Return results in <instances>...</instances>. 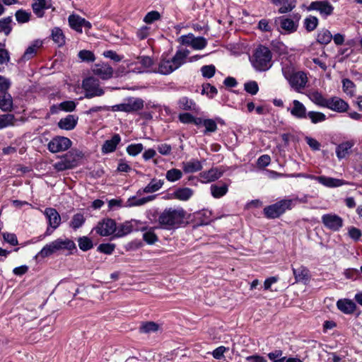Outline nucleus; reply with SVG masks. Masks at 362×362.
Listing matches in <instances>:
<instances>
[{"mask_svg": "<svg viewBox=\"0 0 362 362\" xmlns=\"http://www.w3.org/2000/svg\"><path fill=\"white\" fill-rule=\"evenodd\" d=\"M85 218L83 214H76L73 216V218L70 223V226L74 229L80 228L84 223Z\"/></svg>", "mask_w": 362, "mask_h": 362, "instance_id": "09e8293b", "label": "nucleus"}, {"mask_svg": "<svg viewBox=\"0 0 362 362\" xmlns=\"http://www.w3.org/2000/svg\"><path fill=\"white\" fill-rule=\"evenodd\" d=\"M337 308L344 314L350 315L354 313L357 306L356 303L350 299H339L337 302Z\"/></svg>", "mask_w": 362, "mask_h": 362, "instance_id": "6ab92c4d", "label": "nucleus"}, {"mask_svg": "<svg viewBox=\"0 0 362 362\" xmlns=\"http://www.w3.org/2000/svg\"><path fill=\"white\" fill-rule=\"evenodd\" d=\"M185 218V211L182 208L165 209L158 216V223L162 228L170 230L181 225Z\"/></svg>", "mask_w": 362, "mask_h": 362, "instance_id": "7ed1b4c3", "label": "nucleus"}, {"mask_svg": "<svg viewBox=\"0 0 362 362\" xmlns=\"http://www.w3.org/2000/svg\"><path fill=\"white\" fill-rule=\"evenodd\" d=\"M94 229L101 236H109L116 232L117 226L114 220L105 218L98 222Z\"/></svg>", "mask_w": 362, "mask_h": 362, "instance_id": "f8f14e48", "label": "nucleus"}, {"mask_svg": "<svg viewBox=\"0 0 362 362\" xmlns=\"http://www.w3.org/2000/svg\"><path fill=\"white\" fill-rule=\"evenodd\" d=\"M144 149L141 144H131L127 147V152L129 155L136 156L139 154Z\"/></svg>", "mask_w": 362, "mask_h": 362, "instance_id": "3c124183", "label": "nucleus"}, {"mask_svg": "<svg viewBox=\"0 0 362 362\" xmlns=\"http://www.w3.org/2000/svg\"><path fill=\"white\" fill-rule=\"evenodd\" d=\"M280 32L283 34H290L296 31L298 27V21L284 16L279 17Z\"/></svg>", "mask_w": 362, "mask_h": 362, "instance_id": "4468645a", "label": "nucleus"}, {"mask_svg": "<svg viewBox=\"0 0 362 362\" xmlns=\"http://www.w3.org/2000/svg\"><path fill=\"white\" fill-rule=\"evenodd\" d=\"M78 120V117L74 115H69L65 118L60 119L58 126L64 130H72L75 128Z\"/></svg>", "mask_w": 362, "mask_h": 362, "instance_id": "b1692460", "label": "nucleus"}, {"mask_svg": "<svg viewBox=\"0 0 362 362\" xmlns=\"http://www.w3.org/2000/svg\"><path fill=\"white\" fill-rule=\"evenodd\" d=\"M121 141V138L119 134H115L111 139L105 141L104 143L103 147H102V151L104 153H108L113 152L117 146L119 144V143Z\"/></svg>", "mask_w": 362, "mask_h": 362, "instance_id": "cd10ccee", "label": "nucleus"}, {"mask_svg": "<svg viewBox=\"0 0 362 362\" xmlns=\"http://www.w3.org/2000/svg\"><path fill=\"white\" fill-rule=\"evenodd\" d=\"M92 71L95 75L105 80L110 78L113 74L112 68L109 64L105 63L95 64Z\"/></svg>", "mask_w": 362, "mask_h": 362, "instance_id": "2eb2a0df", "label": "nucleus"}, {"mask_svg": "<svg viewBox=\"0 0 362 362\" xmlns=\"http://www.w3.org/2000/svg\"><path fill=\"white\" fill-rule=\"evenodd\" d=\"M76 108V103L74 101L68 100L61 103L59 105L51 107L50 111L52 114L57 113L59 110L66 112H72Z\"/></svg>", "mask_w": 362, "mask_h": 362, "instance_id": "2f4dec72", "label": "nucleus"}, {"mask_svg": "<svg viewBox=\"0 0 362 362\" xmlns=\"http://www.w3.org/2000/svg\"><path fill=\"white\" fill-rule=\"evenodd\" d=\"M68 21L71 28L79 33H82L83 28L89 30L92 27L89 21L76 14L70 15Z\"/></svg>", "mask_w": 362, "mask_h": 362, "instance_id": "ddd939ff", "label": "nucleus"}, {"mask_svg": "<svg viewBox=\"0 0 362 362\" xmlns=\"http://www.w3.org/2000/svg\"><path fill=\"white\" fill-rule=\"evenodd\" d=\"M78 56L83 62H91L95 59L94 54L89 50H81L78 52Z\"/></svg>", "mask_w": 362, "mask_h": 362, "instance_id": "864d4df0", "label": "nucleus"}, {"mask_svg": "<svg viewBox=\"0 0 362 362\" xmlns=\"http://www.w3.org/2000/svg\"><path fill=\"white\" fill-rule=\"evenodd\" d=\"M52 38L59 47H62L65 44L64 33L62 30L58 27H55L52 30Z\"/></svg>", "mask_w": 362, "mask_h": 362, "instance_id": "c9c22d12", "label": "nucleus"}, {"mask_svg": "<svg viewBox=\"0 0 362 362\" xmlns=\"http://www.w3.org/2000/svg\"><path fill=\"white\" fill-rule=\"evenodd\" d=\"M194 194V191L189 187H180L176 189L170 194L171 199H176L180 201L186 202Z\"/></svg>", "mask_w": 362, "mask_h": 362, "instance_id": "412c9836", "label": "nucleus"}, {"mask_svg": "<svg viewBox=\"0 0 362 362\" xmlns=\"http://www.w3.org/2000/svg\"><path fill=\"white\" fill-rule=\"evenodd\" d=\"M144 107V100L140 98H129L123 103L112 106L113 111L134 112L142 109Z\"/></svg>", "mask_w": 362, "mask_h": 362, "instance_id": "1a4fd4ad", "label": "nucleus"}, {"mask_svg": "<svg viewBox=\"0 0 362 362\" xmlns=\"http://www.w3.org/2000/svg\"><path fill=\"white\" fill-rule=\"evenodd\" d=\"M12 22L11 17L4 18L0 20V33H4L8 35L11 31V23Z\"/></svg>", "mask_w": 362, "mask_h": 362, "instance_id": "a18cd8bd", "label": "nucleus"}, {"mask_svg": "<svg viewBox=\"0 0 362 362\" xmlns=\"http://www.w3.org/2000/svg\"><path fill=\"white\" fill-rule=\"evenodd\" d=\"M182 177V173L177 168H172L166 172L165 177L169 182H176Z\"/></svg>", "mask_w": 362, "mask_h": 362, "instance_id": "c03bdc74", "label": "nucleus"}, {"mask_svg": "<svg viewBox=\"0 0 362 362\" xmlns=\"http://www.w3.org/2000/svg\"><path fill=\"white\" fill-rule=\"evenodd\" d=\"M207 44V40L204 37H196L192 48L194 50H202L206 47Z\"/></svg>", "mask_w": 362, "mask_h": 362, "instance_id": "de8ad7c7", "label": "nucleus"}, {"mask_svg": "<svg viewBox=\"0 0 362 362\" xmlns=\"http://www.w3.org/2000/svg\"><path fill=\"white\" fill-rule=\"evenodd\" d=\"M44 214L46 216L49 226L52 230L57 229L61 223V216L56 209L53 208H47L44 211Z\"/></svg>", "mask_w": 362, "mask_h": 362, "instance_id": "dca6fc26", "label": "nucleus"}, {"mask_svg": "<svg viewBox=\"0 0 362 362\" xmlns=\"http://www.w3.org/2000/svg\"><path fill=\"white\" fill-rule=\"evenodd\" d=\"M4 45L0 44V64H4L9 62L10 57L8 52L4 47Z\"/></svg>", "mask_w": 362, "mask_h": 362, "instance_id": "e2e57ef3", "label": "nucleus"}, {"mask_svg": "<svg viewBox=\"0 0 362 362\" xmlns=\"http://www.w3.org/2000/svg\"><path fill=\"white\" fill-rule=\"evenodd\" d=\"M79 157V153L74 151H69L62 156L59 161L54 164V168L57 171L71 169L77 165Z\"/></svg>", "mask_w": 362, "mask_h": 362, "instance_id": "0eeeda50", "label": "nucleus"}, {"mask_svg": "<svg viewBox=\"0 0 362 362\" xmlns=\"http://www.w3.org/2000/svg\"><path fill=\"white\" fill-rule=\"evenodd\" d=\"M182 168L185 173H193L201 170L202 164L197 159H192L187 162H182Z\"/></svg>", "mask_w": 362, "mask_h": 362, "instance_id": "a878e982", "label": "nucleus"}, {"mask_svg": "<svg viewBox=\"0 0 362 362\" xmlns=\"http://www.w3.org/2000/svg\"><path fill=\"white\" fill-rule=\"evenodd\" d=\"M78 243L79 248L83 251H87L93 246L92 240L86 236L78 238Z\"/></svg>", "mask_w": 362, "mask_h": 362, "instance_id": "49530a36", "label": "nucleus"}, {"mask_svg": "<svg viewBox=\"0 0 362 362\" xmlns=\"http://www.w3.org/2000/svg\"><path fill=\"white\" fill-rule=\"evenodd\" d=\"M76 248L75 243L69 238H58L45 245L37 254L36 257L45 258L58 252L71 251Z\"/></svg>", "mask_w": 362, "mask_h": 362, "instance_id": "39448f33", "label": "nucleus"}, {"mask_svg": "<svg viewBox=\"0 0 362 362\" xmlns=\"http://www.w3.org/2000/svg\"><path fill=\"white\" fill-rule=\"evenodd\" d=\"M308 115L314 124L323 122L326 119V117L323 113L318 112H309Z\"/></svg>", "mask_w": 362, "mask_h": 362, "instance_id": "6e6d98bb", "label": "nucleus"}, {"mask_svg": "<svg viewBox=\"0 0 362 362\" xmlns=\"http://www.w3.org/2000/svg\"><path fill=\"white\" fill-rule=\"evenodd\" d=\"M308 10L316 11L322 18H327L333 13L334 6L327 1H315L310 3Z\"/></svg>", "mask_w": 362, "mask_h": 362, "instance_id": "9d476101", "label": "nucleus"}, {"mask_svg": "<svg viewBox=\"0 0 362 362\" xmlns=\"http://www.w3.org/2000/svg\"><path fill=\"white\" fill-rule=\"evenodd\" d=\"M179 108L184 110L198 111L196 103L187 98H182L178 102Z\"/></svg>", "mask_w": 362, "mask_h": 362, "instance_id": "e433bc0d", "label": "nucleus"}, {"mask_svg": "<svg viewBox=\"0 0 362 362\" xmlns=\"http://www.w3.org/2000/svg\"><path fill=\"white\" fill-rule=\"evenodd\" d=\"M353 141H346L339 144L336 148V153L338 158L341 159L349 155L351 148L354 146Z\"/></svg>", "mask_w": 362, "mask_h": 362, "instance_id": "473e14b6", "label": "nucleus"}, {"mask_svg": "<svg viewBox=\"0 0 362 362\" xmlns=\"http://www.w3.org/2000/svg\"><path fill=\"white\" fill-rule=\"evenodd\" d=\"M115 248V245L111 243H103L100 244L98 250L104 254L110 255L112 253Z\"/></svg>", "mask_w": 362, "mask_h": 362, "instance_id": "bf43d9fd", "label": "nucleus"}, {"mask_svg": "<svg viewBox=\"0 0 362 362\" xmlns=\"http://www.w3.org/2000/svg\"><path fill=\"white\" fill-rule=\"evenodd\" d=\"M155 196H148L147 197L140 199H136V197H132L127 200V204L129 206H141L148 202L153 200Z\"/></svg>", "mask_w": 362, "mask_h": 362, "instance_id": "ea45409f", "label": "nucleus"}, {"mask_svg": "<svg viewBox=\"0 0 362 362\" xmlns=\"http://www.w3.org/2000/svg\"><path fill=\"white\" fill-rule=\"evenodd\" d=\"M293 107L291 110L293 116L297 118H305L306 117V109L305 106L298 100L293 101Z\"/></svg>", "mask_w": 362, "mask_h": 362, "instance_id": "72a5a7b5", "label": "nucleus"}, {"mask_svg": "<svg viewBox=\"0 0 362 362\" xmlns=\"http://www.w3.org/2000/svg\"><path fill=\"white\" fill-rule=\"evenodd\" d=\"M211 195L216 199L223 197L228 190V185L226 184L212 185L210 187Z\"/></svg>", "mask_w": 362, "mask_h": 362, "instance_id": "f704fd0d", "label": "nucleus"}, {"mask_svg": "<svg viewBox=\"0 0 362 362\" xmlns=\"http://www.w3.org/2000/svg\"><path fill=\"white\" fill-rule=\"evenodd\" d=\"M158 325L153 322H148L144 324L141 327V330L144 332H155L158 329Z\"/></svg>", "mask_w": 362, "mask_h": 362, "instance_id": "338daca9", "label": "nucleus"}, {"mask_svg": "<svg viewBox=\"0 0 362 362\" xmlns=\"http://www.w3.org/2000/svg\"><path fill=\"white\" fill-rule=\"evenodd\" d=\"M316 181H317L321 185L329 188L339 187L342 185H349V182L344 180L326 176H318L316 178Z\"/></svg>", "mask_w": 362, "mask_h": 362, "instance_id": "f3484780", "label": "nucleus"}, {"mask_svg": "<svg viewBox=\"0 0 362 362\" xmlns=\"http://www.w3.org/2000/svg\"><path fill=\"white\" fill-rule=\"evenodd\" d=\"M292 270L296 282L307 284L310 281V272L305 267L300 266L297 269L293 268Z\"/></svg>", "mask_w": 362, "mask_h": 362, "instance_id": "393cba45", "label": "nucleus"}, {"mask_svg": "<svg viewBox=\"0 0 362 362\" xmlns=\"http://www.w3.org/2000/svg\"><path fill=\"white\" fill-rule=\"evenodd\" d=\"M332 39V33L327 29L319 30L317 36V41L322 45H327Z\"/></svg>", "mask_w": 362, "mask_h": 362, "instance_id": "4c0bfd02", "label": "nucleus"}, {"mask_svg": "<svg viewBox=\"0 0 362 362\" xmlns=\"http://www.w3.org/2000/svg\"><path fill=\"white\" fill-rule=\"evenodd\" d=\"M321 221L324 226L332 231H339L344 225L341 217L336 214H326L322 216Z\"/></svg>", "mask_w": 362, "mask_h": 362, "instance_id": "6e6552de", "label": "nucleus"}, {"mask_svg": "<svg viewBox=\"0 0 362 362\" xmlns=\"http://www.w3.org/2000/svg\"><path fill=\"white\" fill-rule=\"evenodd\" d=\"M160 18V13L156 11H152L147 13V14L145 16V17L144 18V21L146 23L150 24V23L155 22L156 21L159 20Z\"/></svg>", "mask_w": 362, "mask_h": 362, "instance_id": "5fc2aeb1", "label": "nucleus"}, {"mask_svg": "<svg viewBox=\"0 0 362 362\" xmlns=\"http://www.w3.org/2000/svg\"><path fill=\"white\" fill-rule=\"evenodd\" d=\"M228 349L226 346H220L213 351L212 356L216 359H221L224 357L225 352L228 351Z\"/></svg>", "mask_w": 362, "mask_h": 362, "instance_id": "680f3d73", "label": "nucleus"}, {"mask_svg": "<svg viewBox=\"0 0 362 362\" xmlns=\"http://www.w3.org/2000/svg\"><path fill=\"white\" fill-rule=\"evenodd\" d=\"M223 174V170L220 168H211L208 171L199 174L200 179L203 182H211L220 178Z\"/></svg>", "mask_w": 362, "mask_h": 362, "instance_id": "a211bd4d", "label": "nucleus"}, {"mask_svg": "<svg viewBox=\"0 0 362 362\" xmlns=\"http://www.w3.org/2000/svg\"><path fill=\"white\" fill-rule=\"evenodd\" d=\"M348 233L349 237L355 241L358 240L362 235L361 231L355 227L349 228Z\"/></svg>", "mask_w": 362, "mask_h": 362, "instance_id": "0e129e2a", "label": "nucleus"}, {"mask_svg": "<svg viewBox=\"0 0 362 362\" xmlns=\"http://www.w3.org/2000/svg\"><path fill=\"white\" fill-rule=\"evenodd\" d=\"M82 86L84 90H103L100 88V82L94 76H90L83 81Z\"/></svg>", "mask_w": 362, "mask_h": 362, "instance_id": "7c9ffc66", "label": "nucleus"}, {"mask_svg": "<svg viewBox=\"0 0 362 362\" xmlns=\"http://www.w3.org/2000/svg\"><path fill=\"white\" fill-rule=\"evenodd\" d=\"M163 185V181L153 179L143 189L145 193H153L159 190Z\"/></svg>", "mask_w": 362, "mask_h": 362, "instance_id": "58836bf2", "label": "nucleus"}, {"mask_svg": "<svg viewBox=\"0 0 362 362\" xmlns=\"http://www.w3.org/2000/svg\"><path fill=\"white\" fill-rule=\"evenodd\" d=\"M295 199H282L264 209L265 216L269 218H275L283 214L286 210L291 209Z\"/></svg>", "mask_w": 362, "mask_h": 362, "instance_id": "423d86ee", "label": "nucleus"}, {"mask_svg": "<svg viewBox=\"0 0 362 362\" xmlns=\"http://www.w3.org/2000/svg\"><path fill=\"white\" fill-rule=\"evenodd\" d=\"M272 4L279 6L278 10L279 13H286L291 11L296 5V0H272Z\"/></svg>", "mask_w": 362, "mask_h": 362, "instance_id": "4be33fe9", "label": "nucleus"}, {"mask_svg": "<svg viewBox=\"0 0 362 362\" xmlns=\"http://www.w3.org/2000/svg\"><path fill=\"white\" fill-rule=\"evenodd\" d=\"M281 66L282 74L293 88H305L308 78L305 72L296 71L293 64L288 61L282 62Z\"/></svg>", "mask_w": 362, "mask_h": 362, "instance_id": "f03ea898", "label": "nucleus"}, {"mask_svg": "<svg viewBox=\"0 0 362 362\" xmlns=\"http://www.w3.org/2000/svg\"><path fill=\"white\" fill-rule=\"evenodd\" d=\"M216 68L214 65H206L201 68V72L204 77L211 78L215 74Z\"/></svg>", "mask_w": 362, "mask_h": 362, "instance_id": "4d7b16f0", "label": "nucleus"}, {"mask_svg": "<svg viewBox=\"0 0 362 362\" xmlns=\"http://www.w3.org/2000/svg\"><path fill=\"white\" fill-rule=\"evenodd\" d=\"M325 107L337 112L346 111L348 105L343 100L339 98L327 99Z\"/></svg>", "mask_w": 362, "mask_h": 362, "instance_id": "5701e85b", "label": "nucleus"}, {"mask_svg": "<svg viewBox=\"0 0 362 362\" xmlns=\"http://www.w3.org/2000/svg\"><path fill=\"white\" fill-rule=\"evenodd\" d=\"M303 25L307 31H313L318 25V18L313 16H309L305 18Z\"/></svg>", "mask_w": 362, "mask_h": 362, "instance_id": "a19ab883", "label": "nucleus"}, {"mask_svg": "<svg viewBox=\"0 0 362 362\" xmlns=\"http://www.w3.org/2000/svg\"><path fill=\"white\" fill-rule=\"evenodd\" d=\"M308 96L315 104L325 107L327 99L323 98L320 92H308Z\"/></svg>", "mask_w": 362, "mask_h": 362, "instance_id": "79ce46f5", "label": "nucleus"}, {"mask_svg": "<svg viewBox=\"0 0 362 362\" xmlns=\"http://www.w3.org/2000/svg\"><path fill=\"white\" fill-rule=\"evenodd\" d=\"M72 144L71 141L64 136H56L48 144V149L52 153L64 151L69 148Z\"/></svg>", "mask_w": 362, "mask_h": 362, "instance_id": "9b49d317", "label": "nucleus"}, {"mask_svg": "<svg viewBox=\"0 0 362 362\" xmlns=\"http://www.w3.org/2000/svg\"><path fill=\"white\" fill-rule=\"evenodd\" d=\"M143 238L148 244L151 245L155 243L158 240L157 235L152 230L145 232L143 234Z\"/></svg>", "mask_w": 362, "mask_h": 362, "instance_id": "13d9d810", "label": "nucleus"}, {"mask_svg": "<svg viewBox=\"0 0 362 362\" xmlns=\"http://www.w3.org/2000/svg\"><path fill=\"white\" fill-rule=\"evenodd\" d=\"M203 126H204L206 128L205 133L214 132L217 129L216 123L213 119H204Z\"/></svg>", "mask_w": 362, "mask_h": 362, "instance_id": "052dcab7", "label": "nucleus"}, {"mask_svg": "<svg viewBox=\"0 0 362 362\" xmlns=\"http://www.w3.org/2000/svg\"><path fill=\"white\" fill-rule=\"evenodd\" d=\"M189 51L185 48L178 49L173 57L163 53L156 67L152 71L163 75H168L179 69L188 61Z\"/></svg>", "mask_w": 362, "mask_h": 362, "instance_id": "f257e3e1", "label": "nucleus"}, {"mask_svg": "<svg viewBox=\"0 0 362 362\" xmlns=\"http://www.w3.org/2000/svg\"><path fill=\"white\" fill-rule=\"evenodd\" d=\"M52 6L51 0H33L32 8L34 13L38 17L44 16L45 9H48Z\"/></svg>", "mask_w": 362, "mask_h": 362, "instance_id": "aec40b11", "label": "nucleus"}, {"mask_svg": "<svg viewBox=\"0 0 362 362\" xmlns=\"http://www.w3.org/2000/svg\"><path fill=\"white\" fill-rule=\"evenodd\" d=\"M42 45V42L40 40H37L30 45L25 51L23 55L21 57L22 61H27L33 58L37 52V50L40 48Z\"/></svg>", "mask_w": 362, "mask_h": 362, "instance_id": "bb28decb", "label": "nucleus"}, {"mask_svg": "<svg viewBox=\"0 0 362 362\" xmlns=\"http://www.w3.org/2000/svg\"><path fill=\"white\" fill-rule=\"evenodd\" d=\"M15 121V117L11 114L0 115V129L14 125Z\"/></svg>", "mask_w": 362, "mask_h": 362, "instance_id": "37998d69", "label": "nucleus"}, {"mask_svg": "<svg viewBox=\"0 0 362 362\" xmlns=\"http://www.w3.org/2000/svg\"><path fill=\"white\" fill-rule=\"evenodd\" d=\"M30 13L27 12L23 10H18L16 13V21L20 23H27L30 21Z\"/></svg>", "mask_w": 362, "mask_h": 362, "instance_id": "603ef678", "label": "nucleus"}, {"mask_svg": "<svg viewBox=\"0 0 362 362\" xmlns=\"http://www.w3.org/2000/svg\"><path fill=\"white\" fill-rule=\"evenodd\" d=\"M3 237H4V240L11 245H13V246L17 245L18 243L17 237L13 233H4L3 234Z\"/></svg>", "mask_w": 362, "mask_h": 362, "instance_id": "69168bd1", "label": "nucleus"}, {"mask_svg": "<svg viewBox=\"0 0 362 362\" xmlns=\"http://www.w3.org/2000/svg\"><path fill=\"white\" fill-rule=\"evenodd\" d=\"M103 56L116 62H120L122 59L121 56L118 55L115 51L112 50L105 51L103 52Z\"/></svg>", "mask_w": 362, "mask_h": 362, "instance_id": "774afa93", "label": "nucleus"}, {"mask_svg": "<svg viewBox=\"0 0 362 362\" xmlns=\"http://www.w3.org/2000/svg\"><path fill=\"white\" fill-rule=\"evenodd\" d=\"M195 38H196V37L192 33H189L187 35H181L177 39V41L183 45H186V46H189V47H192L193 42H194V40Z\"/></svg>", "mask_w": 362, "mask_h": 362, "instance_id": "8fccbe9b", "label": "nucleus"}, {"mask_svg": "<svg viewBox=\"0 0 362 362\" xmlns=\"http://www.w3.org/2000/svg\"><path fill=\"white\" fill-rule=\"evenodd\" d=\"M272 52L269 49L265 46H258L252 56L250 57V62L253 67L259 71H265L269 69L272 65Z\"/></svg>", "mask_w": 362, "mask_h": 362, "instance_id": "20e7f679", "label": "nucleus"}, {"mask_svg": "<svg viewBox=\"0 0 362 362\" xmlns=\"http://www.w3.org/2000/svg\"><path fill=\"white\" fill-rule=\"evenodd\" d=\"M136 221L132 220L131 221H127L117 227V234L118 237H122L130 233L134 228L136 226Z\"/></svg>", "mask_w": 362, "mask_h": 362, "instance_id": "c85d7f7f", "label": "nucleus"}, {"mask_svg": "<svg viewBox=\"0 0 362 362\" xmlns=\"http://www.w3.org/2000/svg\"><path fill=\"white\" fill-rule=\"evenodd\" d=\"M13 107V98L8 92H0V109L9 111Z\"/></svg>", "mask_w": 362, "mask_h": 362, "instance_id": "c756f323", "label": "nucleus"}]
</instances>
